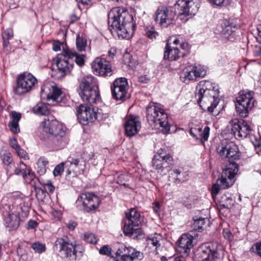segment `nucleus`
<instances>
[{
  "mask_svg": "<svg viewBox=\"0 0 261 261\" xmlns=\"http://www.w3.org/2000/svg\"><path fill=\"white\" fill-rule=\"evenodd\" d=\"M210 130L208 126L204 127L203 130L200 127L194 128L191 129L190 134L197 139H203L204 141H207L209 137Z\"/></svg>",
  "mask_w": 261,
  "mask_h": 261,
  "instance_id": "c85d7f7f",
  "label": "nucleus"
},
{
  "mask_svg": "<svg viewBox=\"0 0 261 261\" xmlns=\"http://www.w3.org/2000/svg\"><path fill=\"white\" fill-rule=\"evenodd\" d=\"M225 251L223 247L218 244H208L198 249L197 255L200 261H223Z\"/></svg>",
  "mask_w": 261,
  "mask_h": 261,
  "instance_id": "9d476101",
  "label": "nucleus"
},
{
  "mask_svg": "<svg viewBox=\"0 0 261 261\" xmlns=\"http://www.w3.org/2000/svg\"><path fill=\"white\" fill-rule=\"evenodd\" d=\"M79 246L75 242H70L67 237L58 238L55 242L54 250L58 252L62 258H68L70 260L80 259L83 255L81 250H79Z\"/></svg>",
  "mask_w": 261,
  "mask_h": 261,
  "instance_id": "1a4fd4ad",
  "label": "nucleus"
},
{
  "mask_svg": "<svg viewBox=\"0 0 261 261\" xmlns=\"http://www.w3.org/2000/svg\"><path fill=\"white\" fill-rule=\"evenodd\" d=\"M219 202L220 206L224 208H228L233 205V200L230 197H227L226 195H224L221 197Z\"/></svg>",
  "mask_w": 261,
  "mask_h": 261,
  "instance_id": "4c0bfd02",
  "label": "nucleus"
},
{
  "mask_svg": "<svg viewBox=\"0 0 261 261\" xmlns=\"http://www.w3.org/2000/svg\"><path fill=\"white\" fill-rule=\"evenodd\" d=\"M250 251L261 257V241L255 243L251 248Z\"/></svg>",
  "mask_w": 261,
  "mask_h": 261,
  "instance_id": "49530a36",
  "label": "nucleus"
},
{
  "mask_svg": "<svg viewBox=\"0 0 261 261\" xmlns=\"http://www.w3.org/2000/svg\"><path fill=\"white\" fill-rule=\"evenodd\" d=\"M10 146L15 150L20 147L19 145L18 144L17 141L15 138H10Z\"/></svg>",
  "mask_w": 261,
  "mask_h": 261,
  "instance_id": "bf43d9fd",
  "label": "nucleus"
},
{
  "mask_svg": "<svg viewBox=\"0 0 261 261\" xmlns=\"http://www.w3.org/2000/svg\"><path fill=\"white\" fill-rule=\"evenodd\" d=\"M117 255L119 256L124 261H133L135 258L141 259L142 253L136 251L133 247H126L122 246L117 252Z\"/></svg>",
  "mask_w": 261,
  "mask_h": 261,
  "instance_id": "b1692460",
  "label": "nucleus"
},
{
  "mask_svg": "<svg viewBox=\"0 0 261 261\" xmlns=\"http://www.w3.org/2000/svg\"><path fill=\"white\" fill-rule=\"evenodd\" d=\"M37 84V80L33 75L24 72L18 75L14 92L18 95H22L32 90Z\"/></svg>",
  "mask_w": 261,
  "mask_h": 261,
  "instance_id": "ddd939ff",
  "label": "nucleus"
},
{
  "mask_svg": "<svg viewBox=\"0 0 261 261\" xmlns=\"http://www.w3.org/2000/svg\"><path fill=\"white\" fill-rule=\"evenodd\" d=\"M220 189L221 188L220 187V185L217 182L216 184H214L212 187L211 193L212 195L214 196L217 195Z\"/></svg>",
  "mask_w": 261,
  "mask_h": 261,
  "instance_id": "6e6d98bb",
  "label": "nucleus"
},
{
  "mask_svg": "<svg viewBox=\"0 0 261 261\" xmlns=\"http://www.w3.org/2000/svg\"><path fill=\"white\" fill-rule=\"evenodd\" d=\"M27 225L28 229H35L38 225V223L36 221L30 220L28 222Z\"/></svg>",
  "mask_w": 261,
  "mask_h": 261,
  "instance_id": "4d7b16f0",
  "label": "nucleus"
},
{
  "mask_svg": "<svg viewBox=\"0 0 261 261\" xmlns=\"http://www.w3.org/2000/svg\"><path fill=\"white\" fill-rule=\"evenodd\" d=\"M31 247L34 251L38 253H41L46 250V246L44 244L39 242H36L32 244Z\"/></svg>",
  "mask_w": 261,
  "mask_h": 261,
  "instance_id": "58836bf2",
  "label": "nucleus"
},
{
  "mask_svg": "<svg viewBox=\"0 0 261 261\" xmlns=\"http://www.w3.org/2000/svg\"><path fill=\"white\" fill-rule=\"evenodd\" d=\"M211 4L217 6H221L223 4L224 0H207Z\"/></svg>",
  "mask_w": 261,
  "mask_h": 261,
  "instance_id": "052dcab7",
  "label": "nucleus"
},
{
  "mask_svg": "<svg viewBox=\"0 0 261 261\" xmlns=\"http://www.w3.org/2000/svg\"><path fill=\"white\" fill-rule=\"evenodd\" d=\"M138 80L142 83H147L149 81V79L146 75H141L138 77Z\"/></svg>",
  "mask_w": 261,
  "mask_h": 261,
  "instance_id": "0e129e2a",
  "label": "nucleus"
},
{
  "mask_svg": "<svg viewBox=\"0 0 261 261\" xmlns=\"http://www.w3.org/2000/svg\"><path fill=\"white\" fill-rule=\"evenodd\" d=\"M11 118L12 119L11 121L18 123L21 118V114L15 111H13L11 113Z\"/></svg>",
  "mask_w": 261,
  "mask_h": 261,
  "instance_id": "864d4df0",
  "label": "nucleus"
},
{
  "mask_svg": "<svg viewBox=\"0 0 261 261\" xmlns=\"http://www.w3.org/2000/svg\"><path fill=\"white\" fill-rule=\"evenodd\" d=\"M198 237L197 234L191 231L187 234H182L178 241V251L181 254L180 256L174 258V261H186L187 257L193 247L192 241Z\"/></svg>",
  "mask_w": 261,
  "mask_h": 261,
  "instance_id": "4468645a",
  "label": "nucleus"
},
{
  "mask_svg": "<svg viewBox=\"0 0 261 261\" xmlns=\"http://www.w3.org/2000/svg\"><path fill=\"white\" fill-rule=\"evenodd\" d=\"M141 122L137 117L130 116L124 124L126 135L131 137L137 134L141 128Z\"/></svg>",
  "mask_w": 261,
  "mask_h": 261,
  "instance_id": "393cba45",
  "label": "nucleus"
},
{
  "mask_svg": "<svg viewBox=\"0 0 261 261\" xmlns=\"http://www.w3.org/2000/svg\"><path fill=\"white\" fill-rule=\"evenodd\" d=\"M25 181L30 184L32 187L36 188L38 182V179L36 177L35 174L32 172L29 168L27 173H24L23 177Z\"/></svg>",
  "mask_w": 261,
  "mask_h": 261,
  "instance_id": "2f4dec72",
  "label": "nucleus"
},
{
  "mask_svg": "<svg viewBox=\"0 0 261 261\" xmlns=\"http://www.w3.org/2000/svg\"><path fill=\"white\" fill-rule=\"evenodd\" d=\"M219 93L218 85L203 80L199 82L196 86L195 97L202 109H207L212 114L219 103Z\"/></svg>",
  "mask_w": 261,
  "mask_h": 261,
  "instance_id": "7ed1b4c3",
  "label": "nucleus"
},
{
  "mask_svg": "<svg viewBox=\"0 0 261 261\" xmlns=\"http://www.w3.org/2000/svg\"><path fill=\"white\" fill-rule=\"evenodd\" d=\"M96 196L92 193H83L79 196L76 202L77 204L82 203L84 208L87 205V203H89L93 197H95Z\"/></svg>",
  "mask_w": 261,
  "mask_h": 261,
  "instance_id": "7c9ffc66",
  "label": "nucleus"
},
{
  "mask_svg": "<svg viewBox=\"0 0 261 261\" xmlns=\"http://www.w3.org/2000/svg\"><path fill=\"white\" fill-rule=\"evenodd\" d=\"M43 131L49 134V138L53 145L63 147L66 143V128L56 119H44L40 125Z\"/></svg>",
  "mask_w": 261,
  "mask_h": 261,
  "instance_id": "39448f33",
  "label": "nucleus"
},
{
  "mask_svg": "<svg viewBox=\"0 0 261 261\" xmlns=\"http://www.w3.org/2000/svg\"><path fill=\"white\" fill-rule=\"evenodd\" d=\"M253 54L255 57L261 58V46L255 45L253 49Z\"/></svg>",
  "mask_w": 261,
  "mask_h": 261,
  "instance_id": "13d9d810",
  "label": "nucleus"
},
{
  "mask_svg": "<svg viewBox=\"0 0 261 261\" xmlns=\"http://www.w3.org/2000/svg\"><path fill=\"white\" fill-rule=\"evenodd\" d=\"M176 6L180 11L179 19L185 22L197 12L199 2V0H179L177 2Z\"/></svg>",
  "mask_w": 261,
  "mask_h": 261,
  "instance_id": "f8f14e48",
  "label": "nucleus"
},
{
  "mask_svg": "<svg viewBox=\"0 0 261 261\" xmlns=\"http://www.w3.org/2000/svg\"><path fill=\"white\" fill-rule=\"evenodd\" d=\"M127 80L125 78L121 77L115 80L112 88L113 97L117 100H124L127 93Z\"/></svg>",
  "mask_w": 261,
  "mask_h": 261,
  "instance_id": "aec40b11",
  "label": "nucleus"
},
{
  "mask_svg": "<svg viewBox=\"0 0 261 261\" xmlns=\"http://www.w3.org/2000/svg\"><path fill=\"white\" fill-rule=\"evenodd\" d=\"M193 226L194 229L201 231L207 226H210V221L207 218H199L194 220Z\"/></svg>",
  "mask_w": 261,
  "mask_h": 261,
  "instance_id": "473e14b6",
  "label": "nucleus"
},
{
  "mask_svg": "<svg viewBox=\"0 0 261 261\" xmlns=\"http://www.w3.org/2000/svg\"><path fill=\"white\" fill-rule=\"evenodd\" d=\"M109 28L114 37L131 38L136 29L133 16L123 8H113L109 13Z\"/></svg>",
  "mask_w": 261,
  "mask_h": 261,
  "instance_id": "f03ea898",
  "label": "nucleus"
},
{
  "mask_svg": "<svg viewBox=\"0 0 261 261\" xmlns=\"http://www.w3.org/2000/svg\"><path fill=\"white\" fill-rule=\"evenodd\" d=\"M79 95L87 103H96L100 100L97 82L92 75L84 76L80 83Z\"/></svg>",
  "mask_w": 261,
  "mask_h": 261,
  "instance_id": "0eeeda50",
  "label": "nucleus"
},
{
  "mask_svg": "<svg viewBox=\"0 0 261 261\" xmlns=\"http://www.w3.org/2000/svg\"><path fill=\"white\" fill-rule=\"evenodd\" d=\"M3 36H5L7 39H11L13 36V32L11 30H7L5 32Z\"/></svg>",
  "mask_w": 261,
  "mask_h": 261,
  "instance_id": "69168bd1",
  "label": "nucleus"
},
{
  "mask_svg": "<svg viewBox=\"0 0 261 261\" xmlns=\"http://www.w3.org/2000/svg\"><path fill=\"white\" fill-rule=\"evenodd\" d=\"M97 108L81 105L76 108L77 119L83 125H87L98 118Z\"/></svg>",
  "mask_w": 261,
  "mask_h": 261,
  "instance_id": "2eb2a0df",
  "label": "nucleus"
},
{
  "mask_svg": "<svg viewBox=\"0 0 261 261\" xmlns=\"http://www.w3.org/2000/svg\"><path fill=\"white\" fill-rule=\"evenodd\" d=\"M93 71L100 76H111L112 70L110 62L104 58H96L92 63Z\"/></svg>",
  "mask_w": 261,
  "mask_h": 261,
  "instance_id": "412c9836",
  "label": "nucleus"
},
{
  "mask_svg": "<svg viewBox=\"0 0 261 261\" xmlns=\"http://www.w3.org/2000/svg\"><path fill=\"white\" fill-rule=\"evenodd\" d=\"M162 236L160 234L155 233L153 236H150L147 240L148 245H151L157 249L160 246V241L161 240Z\"/></svg>",
  "mask_w": 261,
  "mask_h": 261,
  "instance_id": "c9c22d12",
  "label": "nucleus"
},
{
  "mask_svg": "<svg viewBox=\"0 0 261 261\" xmlns=\"http://www.w3.org/2000/svg\"><path fill=\"white\" fill-rule=\"evenodd\" d=\"M76 45L77 49L80 51L84 50L87 45V41L79 35L76 37Z\"/></svg>",
  "mask_w": 261,
  "mask_h": 261,
  "instance_id": "ea45409f",
  "label": "nucleus"
},
{
  "mask_svg": "<svg viewBox=\"0 0 261 261\" xmlns=\"http://www.w3.org/2000/svg\"><path fill=\"white\" fill-rule=\"evenodd\" d=\"M187 176L188 174H187L186 172H182V171H181L180 174L177 176V178H176V180L173 183L177 184L185 182L187 180Z\"/></svg>",
  "mask_w": 261,
  "mask_h": 261,
  "instance_id": "09e8293b",
  "label": "nucleus"
},
{
  "mask_svg": "<svg viewBox=\"0 0 261 261\" xmlns=\"http://www.w3.org/2000/svg\"><path fill=\"white\" fill-rule=\"evenodd\" d=\"M66 46L65 44H64L63 43H61L59 41H55L53 44V49L55 51H57L60 50H61V47L62 46L63 48V51L64 49H68V48H64V47ZM64 54L63 53L61 55Z\"/></svg>",
  "mask_w": 261,
  "mask_h": 261,
  "instance_id": "8fccbe9b",
  "label": "nucleus"
},
{
  "mask_svg": "<svg viewBox=\"0 0 261 261\" xmlns=\"http://www.w3.org/2000/svg\"><path fill=\"white\" fill-rule=\"evenodd\" d=\"M76 226V223L73 221H69L67 224V227L70 230H74Z\"/></svg>",
  "mask_w": 261,
  "mask_h": 261,
  "instance_id": "e2e57ef3",
  "label": "nucleus"
},
{
  "mask_svg": "<svg viewBox=\"0 0 261 261\" xmlns=\"http://www.w3.org/2000/svg\"><path fill=\"white\" fill-rule=\"evenodd\" d=\"M44 188L46 190L48 191V192L51 193H53L55 190V186L50 181H47L45 184H44Z\"/></svg>",
  "mask_w": 261,
  "mask_h": 261,
  "instance_id": "5fc2aeb1",
  "label": "nucleus"
},
{
  "mask_svg": "<svg viewBox=\"0 0 261 261\" xmlns=\"http://www.w3.org/2000/svg\"><path fill=\"white\" fill-rule=\"evenodd\" d=\"M49 92L47 94L44 93V90H42L41 96L42 98L45 99L49 101L52 100L53 102L59 103L62 100V91L61 89L57 86H52L49 90Z\"/></svg>",
  "mask_w": 261,
  "mask_h": 261,
  "instance_id": "a878e982",
  "label": "nucleus"
},
{
  "mask_svg": "<svg viewBox=\"0 0 261 261\" xmlns=\"http://www.w3.org/2000/svg\"><path fill=\"white\" fill-rule=\"evenodd\" d=\"M85 240L89 243L96 244L98 239L94 234L86 233L85 234Z\"/></svg>",
  "mask_w": 261,
  "mask_h": 261,
  "instance_id": "de8ad7c7",
  "label": "nucleus"
},
{
  "mask_svg": "<svg viewBox=\"0 0 261 261\" xmlns=\"http://www.w3.org/2000/svg\"><path fill=\"white\" fill-rule=\"evenodd\" d=\"M1 157L3 163L6 165H9L13 162L12 155L9 150H2L1 152Z\"/></svg>",
  "mask_w": 261,
  "mask_h": 261,
  "instance_id": "f704fd0d",
  "label": "nucleus"
},
{
  "mask_svg": "<svg viewBox=\"0 0 261 261\" xmlns=\"http://www.w3.org/2000/svg\"><path fill=\"white\" fill-rule=\"evenodd\" d=\"M175 17V13L171 9L160 7L155 11L154 19L160 25L166 28L173 23Z\"/></svg>",
  "mask_w": 261,
  "mask_h": 261,
  "instance_id": "dca6fc26",
  "label": "nucleus"
},
{
  "mask_svg": "<svg viewBox=\"0 0 261 261\" xmlns=\"http://www.w3.org/2000/svg\"><path fill=\"white\" fill-rule=\"evenodd\" d=\"M5 225L9 230L17 229L19 225L18 214L13 212L9 213L4 219Z\"/></svg>",
  "mask_w": 261,
  "mask_h": 261,
  "instance_id": "bb28decb",
  "label": "nucleus"
},
{
  "mask_svg": "<svg viewBox=\"0 0 261 261\" xmlns=\"http://www.w3.org/2000/svg\"><path fill=\"white\" fill-rule=\"evenodd\" d=\"M146 113L147 120L151 126L164 134L169 132L170 124L168 115L158 104H149L146 108Z\"/></svg>",
  "mask_w": 261,
  "mask_h": 261,
  "instance_id": "423d86ee",
  "label": "nucleus"
},
{
  "mask_svg": "<svg viewBox=\"0 0 261 261\" xmlns=\"http://www.w3.org/2000/svg\"><path fill=\"white\" fill-rule=\"evenodd\" d=\"M206 74V71L201 66L190 65L187 67L183 72L185 82L188 81L196 80L197 78L203 77Z\"/></svg>",
  "mask_w": 261,
  "mask_h": 261,
  "instance_id": "5701e85b",
  "label": "nucleus"
},
{
  "mask_svg": "<svg viewBox=\"0 0 261 261\" xmlns=\"http://www.w3.org/2000/svg\"><path fill=\"white\" fill-rule=\"evenodd\" d=\"M145 34L146 36L150 39H153L156 38L158 34L154 29L152 27H148L145 29Z\"/></svg>",
  "mask_w": 261,
  "mask_h": 261,
  "instance_id": "a18cd8bd",
  "label": "nucleus"
},
{
  "mask_svg": "<svg viewBox=\"0 0 261 261\" xmlns=\"http://www.w3.org/2000/svg\"><path fill=\"white\" fill-rule=\"evenodd\" d=\"M180 48L185 51H188L189 49V44L187 42H183L180 43Z\"/></svg>",
  "mask_w": 261,
  "mask_h": 261,
  "instance_id": "774afa93",
  "label": "nucleus"
},
{
  "mask_svg": "<svg viewBox=\"0 0 261 261\" xmlns=\"http://www.w3.org/2000/svg\"><path fill=\"white\" fill-rule=\"evenodd\" d=\"M153 212L157 214H159L160 208V203L158 202H155L153 203Z\"/></svg>",
  "mask_w": 261,
  "mask_h": 261,
  "instance_id": "680f3d73",
  "label": "nucleus"
},
{
  "mask_svg": "<svg viewBox=\"0 0 261 261\" xmlns=\"http://www.w3.org/2000/svg\"><path fill=\"white\" fill-rule=\"evenodd\" d=\"M238 27L234 20L223 19L221 24L218 26V32L223 38L233 42L236 40V32Z\"/></svg>",
  "mask_w": 261,
  "mask_h": 261,
  "instance_id": "f3484780",
  "label": "nucleus"
},
{
  "mask_svg": "<svg viewBox=\"0 0 261 261\" xmlns=\"http://www.w3.org/2000/svg\"><path fill=\"white\" fill-rule=\"evenodd\" d=\"M64 54L59 55L57 57L56 66L57 69L53 70L51 76L56 80H59L70 72L74 64L70 61L75 57L74 61L80 67L85 65L83 55H79L76 52L71 49H64Z\"/></svg>",
  "mask_w": 261,
  "mask_h": 261,
  "instance_id": "20e7f679",
  "label": "nucleus"
},
{
  "mask_svg": "<svg viewBox=\"0 0 261 261\" xmlns=\"http://www.w3.org/2000/svg\"><path fill=\"white\" fill-rule=\"evenodd\" d=\"M86 162L81 157H76L75 155L70 156L65 161V168H67L68 175L72 173L74 174L83 173L86 169Z\"/></svg>",
  "mask_w": 261,
  "mask_h": 261,
  "instance_id": "a211bd4d",
  "label": "nucleus"
},
{
  "mask_svg": "<svg viewBox=\"0 0 261 261\" xmlns=\"http://www.w3.org/2000/svg\"><path fill=\"white\" fill-rule=\"evenodd\" d=\"M48 160L43 156L40 157L37 161L36 167L37 172L40 175L44 174L48 168Z\"/></svg>",
  "mask_w": 261,
  "mask_h": 261,
  "instance_id": "c756f323",
  "label": "nucleus"
},
{
  "mask_svg": "<svg viewBox=\"0 0 261 261\" xmlns=\"http://www.w3.org/2000/svg\"><path fill=\"white\" fill-rule=\"evenodd\" d=\"M126 218L123 220V233L134 239H140L143 236V231L139 227L141 224L140 214L136 208H130L126 213Z\"/></svg>",
  "mask_w": 261,
  "mask_h": 261,
  "instance_id": "6e6552de",
  "label": "nucleus"
},
{
  "mask_svg": "<svg viewBox=\"0 0 261 261\" xmlns=\"http://www.w3.org/2000/svg\"><path fill=\"white\" fill-rule=\"evenodd\" d=\"M257 35L256 39L258 41L261 43V24H258L257 27Z\"/></svg>",
  "mask_w": 261,
  "mask_h": 261,
  "instance_id": "338daca9",
  "label": "nucleus"
},
{
  "mask_svg": "<svg viewBox=\"0 0 261 261\" xmlns=\"http://www.w3.org/2000/svg\"><path fill=\"white\" fill-rule=\"evenodd\" d=\"M33 112L39 116H47L49 114V110L47 106L43 103H39L33 109Z\"/></svg>",
  "mask_w": 261,
  "mask_h": 261,
  "instance_id": "72a5a7b5",
  "label": "nucleus"
},
{
  "mask_svg": "<svg viewBox=\"0 0 261 261\" xmlns=\"http://www.w3.org/2000/svg\"><path fill=\"white\" fill-rule=\"evenodd\" d=\"M229 123L231 126V132L235 137L246 138L252 132V128L244 120L234 119Z\"/></svg>",
  "mask_w": 261,
  "mask_h": 261,
  "instance_id": "6ab92c4d",
  "label": "nucleus"
},
{
  "mask_svg": "<svg viewBox=\"0 0 261 261\" xmlns=\"http://www.w3.org/2000/svg\"><path fill=\"white\" fill-rule=\"evenodd\" d=\"M185 53H181V56H182ZM181 55H180V53L179 49L176 47H173L171 48L169 46L167 43L166 47L165 50L164 52V58L166 60H168L169 61H175L178 59Z\"/></svg>",
  "mask_w": 261,
  "mask_h": 261,
  "instance_id": "cd10ccee",
  "label": "nucleus"
},
{
  "mask_svg": "<svg viewBox=\"0 0 261 261\" xmlns=\"http://www.w3.org/2000/svg\"><path fill=\"white\" fill-rule=\"evenodd\" d=\"M99 199L97 196L93 197L91 201L87 203L84 210L85 211L89 212L92 210L96 209L99 205Z\"/></svg>",
  "mask_w": 261,
  "mask_h": 261,
  "instance_id": "e433bc0d",
  "label": "nucleus"
},
{
  "mask_svg": "<svg viewBox=\"0 0 261 261\" xmlns=\"http://www.w3.org/2000/svg\"><path fill=\"white\" fill-rule=\"evenodd\" d=\"M99 253L102 255H109L111 253V248L108 245L104 246L99 249Z\"/></svg>",
  "mask_w": 261,
  "mask_h": 261,
  "instance_id": "603ef678",
  "label": "nucleus"
},
{
  "mask_svg": "<svg viewBox=\"0 0 261 261\" xmlns=\"http://www.w3.org/2000/svg\"><path fill=\"white\" fill-rule=\"evenodd\" d=\"M129 175L126 174H121L119 175L117 179V183L125 187H128V185L126 182L129 179Z\"/></svg>",
  "mask_w": 261,
  "mask_h": 261,
  "instance_id": "37998d69",
  "label": "nucleus"
},
{
  "mask_svg": "<svg viewBox=\"0 0 261 261\" xmlns=\"http://www.w3.org/2000/svg\"><path fill=\"white\" fill-rule=\"evenodd\" d=\"M64 166L65 167V162H62L57 165L53 171L54 176H58L61 175L64 171Z\"/></svg>",
  "mask_w": 261,
  "mask_h": 261,
  "instance_id": "c03bdc74",
  "label": "nucleus"
},
{
  "mask_svg": "<svg viewBox=\"0 0 261 261\" xmlns=\"http://www.w3.org/2000/svg\"><path fill=\"white\" fill-rule=\"evenodd\" d=\"M8 126L10 129L15 134L19 132L18 122L10 121L8 124Z\"/></svg>",
  "mask_w": 261,
  "mask_h": 261,
  "instance_id": "3c124183",
  "label": "nucleus"
},
{
  "mask_svg": "<svg viewBox=\"0 0 261 261\" xmlns=\"http://www.w3.org/2000/svg\"><path fill=\"white\" fill-rule=\"evenodd\" d=\"M29 169V167H28L26 165L22 162H20L19 166L15 169L14 173L16 175H22V177H23V175L27 173Z\"/></svg>",
  "mask_w": 261,
  "mask_h": 261,
  "instance_id": "a19ab883",
  "label": "nucleus"
},
{
  "mask_svg": "<svg viewBox=\"0 0 261 261\" xmlns=\"http://www.w3.org/2000/svg\"><path fill=\"white\" fill-rule=\"evenodd\" d=\"M253 91L240 92L236 98V110L237 114L242 117H246L254 106L255 100Z\"/></svg>",
  "mask_w": 261,
  "mask_h": 261,
  "instance_id": "9b49d317",
  "label": "nucleus"
},
{
  "mask_svg": "<svg viewBox=\"0 0 261 261\" xmlns=\"http://www.w3.org/2000/svg\"><path fill=\"white\" fill-rule=\"evenodd\" d=\"M153 167L158 171V172H163L169 165L174 164V160L170 154L165 155L154 156L152 161Z\"/></svg>",
  "mask_w": 261,
  "mask_h": 261,
  "instance_id": "4be33fe9",
  "label": "nucleus"
},
{
  "mask_svg": "<svg viewBox=\"0 0 261 261\" xmlns=\"http://www.w3.org/2000/svg\"><path fill=\"white\" fill-rule=\"evenodd\" d=\"M216 150L220 156L223 159H228L229 162L223 170L221 177L217 179V183L221 189H227L234 182V178L239 170L238 165L234 161L240 159L241 153L236 144L227 141L219 143Z\"/></svg>",
  "mask_w": 261,
  "mask_h": 261,
  "instance_id": "f257e3e1",
  "label": "nucleus"
},
{
  "mask_svg": "<svg viewBox=\"0 0 261 261\" xmlns=\"http://www.w3.org/2000/svg\"><path fill=\"white\" fill-rule=\"evenodd\" d=\"M181 171V170L180 169H171L169 173V180L174 182L176 180V178H177V176L180 174Z\"/></svg>",
  "mask_w": 261,
  "mask_h": 261,
  "instance_id": "79ce46f5",
  "label": "nucleus"
}]
</instances>
